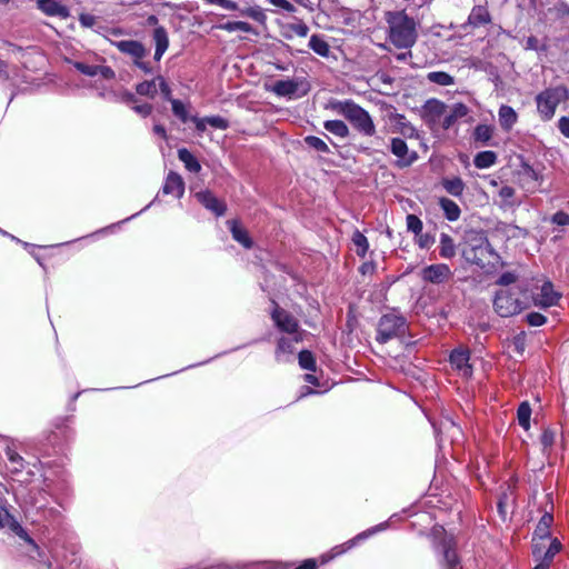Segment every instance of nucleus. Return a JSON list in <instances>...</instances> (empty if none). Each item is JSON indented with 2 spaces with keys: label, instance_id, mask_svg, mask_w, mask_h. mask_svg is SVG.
<instances>
[{
  "label": "nucleus",
  "instance_id": "f257e3e1",
  "mask_svg": "<svg viewBox=\"0 0 569 569\" xmlns=\"http://www.w3.org/2000/svg\"><path fill=\"white\" fill-rule=\"evenodd\" d=\"M389 27V40L400 49L412 47L417 39L416 23L403 11H389L386 13Z\"/></svg>",
  "mask_w": 569,
  "mask_h": 569
},
{
  "label": "nucleus",
  "instance_id": "f03ea898",
  "mask_svg": "<svg viewBox=\"0 0 569 569\" xmlns=\"http://www.w3.org/2000/svg\"><path fill=\"white\" fill-rule=\"evenodd\" d=\"M328 107L342 114L362 134L371 137L376 133V126L370 114L352 100H333Z\"/></svg>",
  "mask_w": 569,
  "mask_h": 569
},
{
  "label": "nucleus",
  "instance_id": "7ed1b4c3",
  "mask_svg": "<svg viewBox=\"0 0 569 569\" xmlns=\"http://www.w3.org/2000/svg\"><path fill=\"white\" fill-rule=\"evenodd\" d=\"M527 290L521 286L502 288L493 300L495 311L500 317H512L527 307Z\"/></svg>",
  "mask_w": 569,
  "mask_h": 569
},
{
  "label": "nucleus",
  "instance_id": "20e7f679",
  "mask_svg": "<svg viewBox=\"0 0 569 569\" xmlns=\"http://www.w3.org/2000/svg\"><path fill=\"white\" fill-rule=\"evenodd\" d=\"M568 99L569 92L563 86L546 89L537 96L538 112L543 120H550L559 103Z\"/></svg>",
  "mask_w": 569,
  "mask_h": 569
},
{
  "label": "nucleus",
  "instance_id": "39448f33",
  "mask_svg": "<svg viewBox=\"0 0 569 569\" xmlns=\"http://www.w3.org/2000/svg\"><path fill=\"white\" fill-rule=\"evenodd\" d=\"M407 330V321L402 316L397 313L383 315L377 328V341L386 343L389 340L403 335Z\"/></svg>",
  "mask_w": 569,
  "mask_h": 569
},
{
  "label": "nucleus",
  "instance_id": "423d86ee",
  "mask_svg": "<svg viewBox=\"0 0 569 569\" xmlns=\"http://www.w3.org/2000/svg\"><path fill=\"white\" fill-rule=\"evenodd\" d=\"M492 254V249L488 240L481 236H476L470 239L467 246L462 249V256L467 262L485 267L489 261L488 258Z\"/></svg>",
  "mask_w": 569,
  "mask_h": 569
},
{
  "label": "nucleus",
  "instance_id": "0eeeda50",
  "mask_svg": "<svg viewBox=\"0 0 569 569\" xmlns=\"http://www.w3.org/2000/svg\"><path fill=\"white\" fill-rule=\"evenodd\" d=\"M271 318L276 327L286 333L293 336L296 342H300L302 340V332L299 330V323L289 312L276 307L271 313Z\"/></svg>",
  "mask_w": 569,
  "mask_h": 569
},
{
  "label": "nucleus",
  "instance_id": "6e6552de",
  "mask_svg": "<svg viewBox=\"0 0 569 569\" xmlns=\"http://www.w3.org/2000/svg\"><path fill=\"white\" fill-rule=\"evenodd\" d=\"M420 277L425 282L441 284L452 278V271L446 263H436L425 267Z\"/></svg>",
  "mask_w": 569,
  "mask_h": 569
},
{
  "label": "nucleus",
  "instance_id": "1a4fd4ad",
  "mask_svg": "<svg viewBox=\"0 0 569 569\" xmlns=\"http://www.w3.org/2000/svg\"><path fill=\"white\" fill-rule=\"evenodd\" d=\"M390 150L398 158L397 164L399 167H408L417 159V153L415 151H409L406 141L400 138H393L391 140Z\"/></svg>",
  "mask_w": 569,
  "mask_h": 569
},
{
  "label": "nucleus",
  "instance_id": "9d476101",
  "mask_svg": "<svg viewBox=\"0 0 569 569\" xmlns=\"http://www.w3.org/2000/svg\"><path fill=\"white\" fill-rule=\"evenodd\" d=\"M110 43L114 46L120 52L130 56L133 60H141L146 57L147 50L143 44L136 40H112Z\"/></svg>",
  "mask_w": 569,
  "mask_h": 569
},
{
  "label": "nucleus",
  "instance_id": "9b49d317",
  "mask_svg": "<svg viewBox=\"0 0 569 569\" xmlns=\"http://www.w3.org/2000/svg\"><path fill=\"white\" fill-rule=\"evenodd\" d=\"M469 351L463 348H458L450 355L451 366L458 370L463 378H469L472 375V366L469 363Z\"/></svg>",
  "mask_w": 569,
  "mask_h": 569
},
{
  "label": "nucleus",
  "instance_id": "f8f14e48",
  "mask_svg": "<svg viewBox=\"0 0 569 569\" xmlns=\"http://www.w3.org/2000/svg\"><path fill=\"white\" fill-rule=\"evenodd\" d=\"M560 297V293L553 290L551 282H545L540 288V292L535 297V305L538 307L548 308L557 305Z\"/></svg>",
  "mask_w": 569,
  "mask_h": 569
},
{
  "label": "nucleus",
  "instance_id": "ddd939ff",
  "mask_svg": "<svg viewBox=\"0 0 569 569\" xmlns=\"http://www.w3.org/2000/svg\"><path fill=\"white\" fill-rule=\"evenodd\" d=\"M440 547L443 557V566H446V569H455L459 563L455 539L452 537H446L441 541Z\"/></svg>",
  "mask_w": 569,
  "mask_h": 569
},
{
  "label": "nucleus",
  "instance_id": "4468645a",
  "mask_svg": "<svg viewBox=\"0 0 569 569\" xmlns=\"http://www.w3.org/2000/svg\"><path fill=\"white\" fill-rule=\"evenodd\" d=\"M163 193L181 198L184 192V182L177 172H169L162 188Z\"/></svg>",
  "mask_w": 569,
  "mask_h": 569
},
{
  "label": "nucleus",
  "instance_id": "2eb2a0df",
  "mask_svg": "<svg viewBox=\"0 0 569 569\" xmlns=\"http://www.w3.org/2000/svg\"><path fill=\"white\" fill-rule=\"evenodd\" d=\"M198 201L203 204L208 210H211L217 216H222L226 211V206L219 201L210 191H200L196 193Z\"/></svg>",
  "mask_w": 569,
  "mask_h": 569
},
{
  "label": "nucleus",
  "instance_id": "dca6fc26",
  "mask_svg": "<svg viewBox=\"0 0 569 569\" xmlns=\"http://www.w3.org/2000/svg\"><path fill=\"white\" fill-rule=\"evenodd\" d=\"M295 343H297L293 339V336L291 338L281 337L278 340V345L276 348L274 357L278 362H289L290 356L295 352Z\"/></svg>",
  "mask_w": 569,
  "mask_h": 569
},
{
  "label": "nucleus",
  "instance_id": "f3484780",
  "mask_svg": "<svg viewBox=\"0 0 569 569\" xmlns=\"http://www.w3.org/2000/svg\"><path fill=\"white\" fill-rule=\"evenodd\" d=\"M308 32L309 27L302 21L286 23L281 28V36L288 40L293 39L295 36L305 38L308 36Z\"/></svg>",
  "mask_w": 569,
  "mask_h": 569
},
{
  "label": "nucleus",
  "instance_id": "a211bd4d",
  "mask_svg": "<svg viewBox=\"0 0 569 569\" xmlns=\"http://www.w3.org/2000/svg\"><path fill=\"white\" fill-rule=\"evenodd\" d=\"M298 82L295 80H279L272 84L271 91L279 97L291 98L298 91Z\"/></svg>",
  "mask_w": 569,
  "mask_h": 569
},
{
  "label": "nucleus",
  "instance_id": "6ab92c4d",
  "mask_svg": "<svg viewBox=\"0 0 569 569\" xmlns=\"http://www.w3.org/2000/svg\"><path fill=\"white\" fill-rule=\"evenodd\" d=\"M501 128L509 131L518 120L517 112L510 106L502 104L498 111Z\"/></svg>",
  "mask_w": 569,
  "mask_h": 569
},
{
  "label": "nucleus",
  "instance_id": "aec40b11",
  "mask_svg": "<svg viewBox=\"0 0 569 569\" xmlns=\"http://www.w3.org/2000/svg\"><path fill=\"white\" fill-rule=\"evenodd\" d=\"M469 112V109L466 104L463 103H455L452 107H451V110L450 112L443 119V122H442V126L445 129H449L450 127L453 126V123L466 117Z\"/></svg>",
  "mask_w": 569,
  "mask_h": 569
},
{
  "label": "nucleus",
  "instance_id": "412c9836",
  "mask_svg": "<svg viewBox=\"0 0 569 569\" xmlns=\"http://www.w3.org/2000/svg\"><path fill=\"white\" fill-rule=\"evenodd\" d=\"M425 114L432 121H437L446 112V104L439 100H428L423 107Z\"/></svg>",
  "mask_w": 569,
  "mask_h": 569
},
{
  "label": "nucleus",
  "instance_id": "4be33fe9",
  "mask_svg": "<svg viewBox=\"0 0 569 569\" xmlns=\"http://www.w3.org/2000/svg\"><path fill=\"white\" fill-rule=\"evenodd\" d=\"M178 158L184 164V168L193 173H198L201 170V164L197 158L186 148L178 150Z\"/></svg>",
  "mask_w": 569,
  "mask_h": 569
},
{
  "label": "nucleus",
  "instance_id": "5701e85b",
  "mask_svg": "<svg viewBox=\"0 0 569 569\" xmlns=\"http://www.w3.org/2000/svg\"><path fill=\"white\" fill-rule=\"evenodd\" d=\"M386 528V523H381L368 531H365V532H361L359 533L355 539L352 540H349L348 542H346L345 545H341V546H338L336 547L332 551L335 552L330 558H333L338 555H341L345 551H347L348 549L352 548L355 546V542L356 540H362L365 538H367L368 536L379 531V530H382Z\"/></svg>",
  "mask_w": 569,
  "mask_h": 569
},
{
  "label": "nucleus",
  "instance_id": "b1692460",
  "mask_svg": "<svg viewBox=\"0 0 569 569\" xmlns=\"http://www.w3.org/2000/svg\"><path fill=\"white\" fill-rule=\"evenodd\" d=\"M552 522L553 516L549 512H545L536 527L533 537H538L539 539L550 538V527Z\"/></svg>",
  "mask_w": 569,
  "mask_h": 569
},
{
  "label": "nucleus",
  "instance_id": "393cba45",
  "mask_svg": "<svg viewBox=\"0 0 569 569\" xmlns=\"http://www.w3.org/2000/svg\"><path fill=\"white\" fill-rule=\"evenodd\" d=\"M439 253L443 259H451L456 256V244L447 233L440 236Z\"/></svg>",
  "mask_w": 569,
  "mask_h": 569
},
{
  "label": "nucleus",
  "instance_id": "a878e982",
  "mask_svg": "<svg viewBox=\"0 0 569 569\" xmlns=\"http://www.w3.org/2000/svg\"><path fill=\"white\" fill-rule=\"evenodd\" d=\"M230 224V231L232 233V237L236 241L241 243L244 248H251L252 241L250 237L248 236V232L242 229L237 221H228Z\"/></svg>",
  "mask_w": 569,
  "mask_h": 569
},
{
  "label": "nucleus",
  "instance_id": "bb28decb",
  "mask_svg": "<svg viewBox=\"0 0 569 569\" xmlns=\"http://www.w3.org/2000/svg\"><path fill=\"white\" fill-rule=\"evenodd\" d=\"M327 131L339 138H346L349 134L348 126L341 120H328L323 123Z\"/></svg>",
  "mask_w": 569,
  "mask_h": 569
},
{
  "label": "nucleus",
  "instance_id": "cd10ccee",
  "mask_svg": "<svg viewBox=\"0 0 569 569\" xmlns=\"http://www.w3.org/2000/svg\"><path fill=\"white\" fill-rule=\"evenodd\" d=\"M490 20L489 12L485 7H476L469 14V23L473 27H479L488 23Z\"/></svg>",
  "mask_w": 569,
  "mask_h": 569
},
{
  "label": "nucleus",
  "instance_id": "c85d7f7f",
  "mask_svg": "<svg viewBox=\"0 0 569 569\" xmlns=\"http://www.w3.org/2000/svg\"><path fill=\"white\" fill-rule=\"evenodd\" d=\"M440 207L448 220L456 221L460 217V208L455 201L442 198L440 199Z\"/></svg>",
  "mask_w": 569,
  "mask_h": 569
},
{
  "label": "nucleus",
  "instance_id": "c756f323",
  "mask_svg": "<svg viewBox=\"0 0 569 569\" xmlns=\"http://www.w3.org/2000/svg\"><path fill=\"white\" fill-rule=\"evenodd\" d=\"M309 47L312 51L321 57H328L330 53L329 44L318 34L311 36L309 40Z\"/></svg>",
  "mask_w": 569,
  "mask_h": 569
},
{
  "label": "nucleus",
  "instance_id": "7c9ffc66",
  "mask_svg": "<svg viewBox=\"0 0 569 569\" xmlns=\"http://www.w3.org/2000/svg\"><path fill=\"white\" fill-rule=\"evenodd\" d=\"M136 91L140 96L153 99L158 93V77L150 81H143L137 84Z\"/></svg>",
  "mask_w": 569,
  "mask_h": 569
},
{
  "label": "nucleus",
  "instance_id": "2f4dec72",
  "mask_svg": "<svg viewBox=\"0 0 569 569\" xmlns=\"http://www.w3.org/2000/svg\"><path fill=\"white\" fill-rule=\"evenodd\" d=\"M497 160V154L493 151H481L473 160V163L479 169H485L493 166Z\"/></svg>",
  "mask_w": 569,
  "mask_h": 569
},
{
  "label": "nucleus",
  "instance_id": "473e14b6",
  "mask_svg": "<svg viewBox=\"0 0 569 569\" xmlns=\"http://www.w3.org/2000/svg\"><path fill=\"white\" fill-rule=\"evenodd\" d=\"M427 79L436 84L447 87L455 83V79L447 72L443 71H432L427 74Z\"/></svg>",
  "mask_w": 569,
  "mask_h": 569
},
{
  "label": "nucleus",
  "instance_id": "72a5a7b5",
  "mask_svg": "<svg viewBox=\"0 0 569 569\" xmlns=\"http://www.w3.org/2000/svg\"><path fill=\"white\" fill-rule=\"evenodd\" d=\"M530 417H531L530 405L527 401L520 403V406L517 410V418H518L519 425L525 430H529V428H530Z\"/></svg>",
  "mask_w": 569,
  "mask_h": 569
},
{
  "label": "nucleus",
  "instance_id": "f704fd0d",
  "mask_svg": "<svg viewBox=\"0 0 569 569\" xmlns=\"http://www.w3.org/2000/svg\"><path fill=\"white\" fill-rule=\"evenodd\" d=\"M443 188L446 191L455 197L462 194L465 184L460 178L446 179L443 181Z\"/></svg>",
  "mask_w": 569,
  "mask_h": 569
},
{
  "label": "nucleus",
  "instance_id": "c9c22d12",
  "mask_svg": "<svg viewBox=\"0 0 569 569\" xmlns=\"http://www.w3.org/2000/svg\"><path fill=\"white\" fill-rule=\"evenodd\" d=\"M153 41L156 48L160 50L167 51L169 47V38L166 29L163 27H158L153 31Z\"/></svg>",
  "mask_w": 569,
  "mask_h": 569
},
{
  "label": "nucleus",
  "instance_id": "e433bc0d",
  "mask_svg": "<svg viewBox=\"0 0 569 569\" xmlns=\"http://www.w3.org/2000/svg\"><path fill=\"white\" fill-rule=\"evenodd\" d=\"M525 50H532L538 53H545L548 50L547 41H540L537 37H528L523 43Z\"/></svg>",
  "mask_w": 569,
  "mask_h": 569
},
{
  "label": "nucleus",
  "instance_id": "4c0bfd02",
  "mask_svg": "<svg viewBox=\"0 0 569 569\" xmlns=\"http://www.w3.org/2000/svg\"><path fill=\"white\" fill-rule=\"evenodd\" d=\"M220 28L228 32H233V31L240 30L243 32L257 34V32L253 30V28L248 22H244V21H228L224 24H221Z\"/></svg>",
  "mask_w": 569,
  "mask_h": 569
},
{
  "label": "nucleus",
  "instance_id": "58836bf2",
  "mask_svg": "<svg viewBox=\"0 0 569 569\" xmlns=\"http://www.w3.org/2000/svg\"><path fill=\"white\" fill-rule=\"evenodd\" d=\"M352 242L356 247L357 254L365 257L369 248L367 238L360 231L356 230L352 234Z\"/></svg>",
  "mask_w": 569,
  "mask_h": 569
},
{
  "label": "nucleus",
  "instance_id": "ea45409f",
  "mask_svg": "<svg viewBox=\"0 0 569 569\" xmlns=\"http://www.w3.org/2000/svg\"><path fill=\"white\" fill-rule=\"evenodd\" d=\"M241 16L249 17L259 23H264L267 16L260 7H249L240 11Z\"/></svg>",
  "mask_w": 569,
  "mask_h": 569
},
{
  "label": "nucleus",
  "instance_id": "a19ab883",
  "mask_svg": "<svg viewBox=\"0 0 569 569\" xmlns=\"http://www.w3.org/2000/svg\"><path fill=\"white\" fill-rule=\"evenodd\" d=\"M305 142L308 147L317 150L318 152L329 153L330 149L328 144L320 138L315 136H308L305 138Z\"/></svg>",
  "mask_w": 569,
  "mask_h": 569
},
{
  "label": "nucleus",
  "instance_id": "79ce46f5",
  "mask_svg": "<svg viewBox=\"0 0 569 569\" xmlns=\"http://www.w3.org/2000/svg\"><path fill=\"white\" fill-rule=\"evenodd\" d=\"M561 543L558 539H550L548 542V547L546 551L543 552L542 560L551 563L553 560V557L560 551Z\"/></svg>",
  "mask_w": 569,
  "mask_h": 569
},
{
  "label": "nucleus",
  "instance_id": "37998d69",
  "mask_svg": "<svg viewBox=\"0 0 569 569\" xmlns=\"http://www.w3.org/2000/svg\"><path fill=\"white\" fill-rule=\"evenodd\" d=\"M299 365L302 369L305 370H310V371H315L316 370V361H315V358L312 356V353L308 350H302L300 353H299Z\"/></svg>",
  "mask_w": 569,
  "mask_h": 569
},
{
  "label": "nucleus",
  "instance_id": "c03bdc74",
  "mask_svg": "<svg viewBox=\"0 0 569 569\" xmlns=\"http://www.w3.org/2000/svg\"><path fill=\"white\" fill-rule=\"evenodd\" d=\"M550 538L539 539L538 537L532 538V552L536 559H540L543 556L548 547Z\"/></svg>",
  "mask_w": 569,
  "mask_h": 569
},
{
  "label": "nucleus",
  "instance_id": "a18cd8bd",
  "mask_svg": "<svg viewBox=\"0 0 569 569\" xmlns=\"http://www.w3.org/2000/svg\"><path fill=\"white\" fill-rule=\"evenodd\" d=\"M172 106V112L176 117H178L182 122L188 121V111L186 109V106L180 100H171Z\"/></svg>",
  "mask_w": 569,
  "mask_h": 569
},
{
  "label": "nucleus",
  "instance_id": "49530a36",
  "mask_svg": "<svg viewBox=\"0 0 569 569\" xmlns=\"http://www.w3.org/2000/svg\"><path fill=\"white\" fill-rule=\"evenodd\" d=\"M492 137V129L486 124H479L475 129V138L478 141L486 142Z\"/></svg>",
  "mask_w": 569,
  "mask_h": 569
},
{
  "label": "nucleus",
  "instance_id": "de8ad7c7",
  "mask_svg": "<svg viewBox=\"0 0 569 569\" xmlns=\"http://www.w3.org/2000/svg\"><path fill=\"white\" fill-rule=\"evenodd\" d=\"M406 220L409 231L413 232L416 236L422 231V221L417 216L408 214Z\"/></svg>",
  "mask_w": 569,
  "mask_h": 569
},
{
  "label": "nucleus",
  "instance_id": "09e8293b",
  "mask_svg": "<svg viewBox=\"0 0 569 569\" xmlns=\"http://www.w3.org/2000/svg\"><path fill=\"white\" fill-rule=\"evenodd\" d=\"M74 67L78 71L86 76L94 77L99 74V66L86 64L82 62H76Z\"/></svg>",
  "mask_w": 569,
  "mask_h": 569
},
{
  "label": "nucleus",
  "instance_id": "8fccbe9b",
  "mask_svg": "<svg viewBox=\"0 0 569 569\" xmlns=\"http://www.w3.org/2000/svg\"><path fill=\"white\" fill-rule=\"evenodd\" d=\"M417 243L422 249H428L435 243V238L429 233L417 234Z\"/></svg>",
  "mask_w": 569,
  "mask_h": 569
},
{
  "label": "nucleus",
  "instance_id": "3c124183",
  "mask_svg": "<svg viewBox=\"0 0 569 569\" xmlns=\"http://www.w3.org/2000/svg\"><path fill=\"white\" fill-rule=\"evenodd\" d=\"M527 321L530 326L539 327L547 321V318L539 312H530L527 315Z\"/></svg>",
  "mask_w": 569,
  "mask_h": 569
},
{
  "label": "nucleus",
  "instance_id": "603ef678",
  "mask_svg": "<svg viewBox=\"0 0 569 569\" xmlns=\"http://www.w3.org/2000/svg\"><path fill=\"white\" fill-rule=\"evenodd\" d=\"M397 123L400 126V132L402 134H413L415 128L406 120V118L401 114L397 116Z\"/></svg>",
  "mask_w": 569,
  "mask_h": 569
},
{
  "label": "nucleus",
  "instance_id": "864d4df0",
  "mask_svg": "<svg viewBox=\"0 0 569 569\" xmlns=\"http://www.w3.org/2000/svg\"><path fill=\"white\" fill-rule=\"evenodd\" d=\"M207 122L213 128L224 130L228 128V121L221 117H207Z\"/></svg>",
  "mask_w": 569,
  "mask_h": 569
},
{
  "label": "nucleus",
  "instance_id": "5fc2aeb1",
  "mask_svg": "<svg viewBox=\"0 0 569 569\" xmlns=\"http://www.w3.org/2000/svg\"><path fill=\"white\" fill-rule=\"evenodd\" d=\"M551 222L557 226H568L569 214L563 211H558L551 217Z\"/></svg>",
  "mask_w": 569,
  "mask_h": 569
},
{
  "label": "nucleus",
  "instance_id": "6e6d98bb",
  "mask_svg": "<svg viewBox=\"0 0 569 569\" xmlns=\"http://www.w3.org/2000/svg\"><path fill=\"white\" fill-rule=\"evenodd\" d=\"M499 196L500 198L508 204H512L511 202V199L512 197L515 196V189L512 187H509V186H503L500 190H499Z\"/></svg>",
  "mask_w": 569,
  "mask_h": 569
},
{
  "label": "nucleus",
  "instance_id": "4d7b16f0",
  "mask_svg": "<svg viewBox=\"0 0 569 569\" xmlns=\"http://www.w3.org/2000/svg\"><path fill=\"white\" fill-rule=\"evenodd\" d=\"M158 89L161 91V93L163 94V97L169 100L171 102V100H173L171 98V90L168 86V83L166 82V80L163 79V77L159 76L158 77Z\"/></svg>",
  "mask_w": 569,
  "mask_h": 569
},
{
  "label": "nucleus",
  "instance_id": "13d9d810",
  "mask_svg": "<svg viewBox=\"0 0 569 569\" xmlns=\"http://www.w3.org/2000/svg\"><path fill=\"white\" fill-rule=\"evenodd\" d=\"M540 441L545 448L551 447L555 441V432L546 429L541 435Z\"/></svg>",
  "mask_w": 569,
  "mask_h": 569
},
{
  "label": "nucleus",
  "instance_id": "bf43d9fd",
  "mask_svg": "<svg viewBox=\"0 0 569 569\" xmlns=\"http://www.w3.org/2000/svg\"><path fill=\"white\" fill-rule=\"evenodd\" d=\"M208 2L211 4L220 6L221 8L226 9V10H237L238 9L237 3L231 0H208Z\"/></svg>",
  "mask_w": 569,
  "mask_h": 569
},
{
  "label": "nucleus",
  "instance_id": "052dcab7",
  "mask_svg": "<svg viewBox=\"0 0 569 569\" xmlns=\"http://www.w3.org/2000/svg\"><path fill=\"white\" fill-rule=\"evenodd\" d=\"M516 274L512 273V272H505L500 276L499 280H498V283L503 286V287H508L512 283L516 282Z\"/></svg>",
  "mask_w": 569,
  "mask_h": 569
},
{
  "label": "nucleus",
  "instance_id": "680f3d73",
  "mask_svg": "<svg viewBox=\"0 0 569 569\" xmlns=\"http://www.w3.org/2000/svg\"><path fill=\"white\" fill-rule=\"evenodd\" d=\"M271 4L279 7L288 12H293L296 10L295 6L288 0H268Z\"/></svg>",
  "mask_w": 569,
  "mask_h": 569
},
{
  "label": "nucleus",
  "instance_id": "e2e57ef3",
  "mask_svg": "<svg viewBox=\"0 0 569 569\" xmlns=\"http://www.w3.org/2000/svg\"><path fill=\"white\" fill-rule=\"evenodd\" d=\"M132 109L140 116L142 117H147L151 113L152 111V106L149 104V103H143V104H134L132 107Z\"/></svg>",
  "mask_w": 569,
  "mask_h": 569
},
{
  "label": "nucleus",
  "instance_id": "0e129e2a",
  "mask_svg": "<svg viewBox=\"0 0 569 569\" xmlns=\"http://www.w3.org/2000/svg\"><path fill=\"white\" fill-rule=\"evenodd\" d=\"M558 128L566 138H569V116L559 119Z\"/></svg>",
  "mask_w": 569,
  "mask_h": 569
},
{
  "label": "nucleus",
  "instance_id": "69168bd1",
  "mask_svg": "<svg viewBox=\"0 0 569 569\" xmlns=\"http://www.w3.org/2000/svg\"><path fill=\"white\" fill-rule=\"evenodd\" d=\"M80 23L83 27L90 28L96 23V18L91 14H81L79 18Z\"/></svg>",
  "mask_w": 569,
  "mask_h": 569
},
{
  "label": "nucleus",
  "instance_id": "338daca9",
  "mask_svg": "<svg viewBox=\"0 0 569 569\" xmlns=\"http://www.w3.org/2000/svg\"><path fill=\"white\" fill-rule=\"evenodd\" d=\"M99 74L106 79H111L114 77L113 70L106 66H99Z\"/></svg>",
  "mask_w": 569,
  "mask_h": 569
},
{
  "label": "nucleus",
  "instance_id": "774afa93",
  "mask_svg": "<svg viewBox=\"0 0 569 569\" xmlns=\"http://www.w3.org/2000/svg\"><path fill=\"white\" fill-rule=\"evenodd\" d=\"M7 456H8V459H9L12 463L20 465V462L22 461L21 456H20V455H18L17 452H14L13 450H11L10 448H8V450H7Z\"/></svg>",
  "mask_w": 569,
  "mask_h": 569
}]
</instances>
